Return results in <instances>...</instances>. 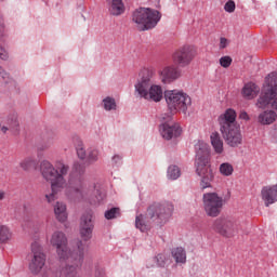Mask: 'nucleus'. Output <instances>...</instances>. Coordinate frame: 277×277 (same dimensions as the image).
Returning <instances> with one entry per match:
<instances>
[{
  "label": "nucleus",
  "instance_id": "obj_35",
  "mask_svg": "<svg viewBox=\"0 0 277 277\" xmlns=\"http://www.w3.org/2000/svg\"><path fill=\"white\" fill-rule=\"evenodd\" d=\"M153 261L157 263L158 267H163L166 266V263H168V258L166 256V254L160 253L156 258H154Z\"/></svg>",
  "mask_w": 277,
  "mask_h": 277
},
{
  "label": "nucleus",
  "instance_id": "obj_36",
  "mask_svg": "<svg viewBox=\"0 0 277 277\" xmlns=\"http://www.w3.org/2000/svg\"><path fill=\"white\" fill-rule=\"evenodd\" d=\"M135 226H136V228L140 229L141 233L146 232V224L144 223V215L141 214V215L136 216Z\"/></svg>",
  "mask_w": 277,
  "mask_h": 277
},
{
  "label": "nucleus",
  "instance_id": "obj_3",
  "mask_svg": "<svg viewBox=\"0 0 277 277\" xmlns=\"http://www.w3.org/2000/svg\"><path fill=\"white\" fill-rule=\"evenodd\" d=\"M220 131L228 146L235 148L242 142L241 130L237 124V113L228 108L219 117Z\"/></svg>",
  "mask_w": 277,
  "mask_h": 277
},
{
  "label": "nucleus",
  "instance_id": "obj_24",
  "mask_svg": "<svg viewBox=\"0 0 277 277\" xmlns=\"http://www.w3.org/2000/svg\"><path fill=\"white\" fill-rule=\"evenodd\" d=\"M54 215L58 222H66L68 220V212H66V205L57 201L54 205Z\"/></svg>",
  "mask_w": 277,
  "mask_h": 277
},
{
  "label": "nucleus",
  "instance_id": "obj_31",
  "mask_svg": "<svg viewBox=\"0 0 277 277\" xmlns=\"http://www.w3.org/2000/svg\"><path fill=\"white\" fill-rule=\"evenodd\" d=\"M181 176V169L177 166H170L168 169V179L176 181Z\"/></svg>",
  "mask_w": 277,
  "mask_h": 277
},
{
  "label": "nucleus",
  "instance_id": "obj_32",
  "mask_svg": "<svg viewBox=\"0 0 277 277\" xmlns=\"http://www.w3.org/2000/svg\"><path fill=\"white\" fill-rule=\"evenodd\" d=\"M98 157H101V153L98 151V149H90L87 155V162L96 163Z\"/></svg>",
  "mask_w": 277,
  "mask_h": 277
},
{
  "label": "nucleus",
  "instance_id": "obj_47",
  "mask_svg": "<svg viewBox=\"0 0 277 277\" xmlns=\"http://www.w3.org/2000/svg\"><path fill=\"white\" fill-rule=\"evenodd\" d=\"M5 199V192L0 190V200H4Z\"/></svg>",
  "mask_w": 277,
  "mask_h": 277
},
{
  "label": "nucleus",
  "instance_id": "obj_5",
  "mask_svg": "<svg viewBox=\"0 0 277 277\" xmlns=\"http://www.w3.org/2000/svg\"><path fill=\"white\" fill-rule=\"evenodd\" d=\"M164 100L170 114L161 115L160 120H172L174 114H179V111L187 114V110L192 107V97L183 90L164 91Z\"/></svg>",
  "mask_w": 277,
  "mask_h": 277
},
{
  "label": "nucleus",
  "instance_id": "obj_30",
  "mask_svg": "<svg viewBox=\"0 0 277 277\" xmlns=\"http://www.w3.org/2000/svg\"><path fill=\"white\" fill-rule=\"evenodd\" d=\"M201 176L200 187L201 189H207V187H211V182L213 181V173H205Z\"/></svg>",
  "mask_w": 277,
  "mask_h": 277
},
{
  "label": "nucleus",
  "instance_id": "obj_33",
  "mask_svg": "<svg viewBox=\"0 0 277 277\" xmlns=\"http://www.w3.org/2000/svg\"><path fill=\"white\" fill-rule=\"evenodd\" d=\"M103 103L104 109H106V111H111L116 109V100H114V97H106L103 100Z\"/></svg>",
  "mask_w": 277,
  "mask_h": 277
},
{
  "label": "nucleus",
  "instance_id": "obj_41",
  "mask_svg": "<svg viewBox=\"0 0 277 277\" xmlns=\"http://www.w3.org/2000/svg\"><path fill=\"white\" fill-rule=\"evenodd\" d=\"M0 77L3 79V81H5V83H8V79H10V74L0 67Z\"/></svg>",
  "mask_w": 277,
  "mask_h": 277
},
{
  "label": "nucleus",
  "instance_id": "obj_23",
  "mask_svg": "<svg viewBox=\"0 0 277 277\" xmlns=\"http://www.w3.org/2000/svg\"><path fill=\"white\" fill-rule=\"evenodd\" d=\"M277 114L274 110H264L258 116L260 124H274L276 122Z\"/></svg>",
  "mask_w": 277,
  "mask_h": 277
},
{
  "label": "nucleus",
  "instance_id": "obj_19",
  "mask_svg": "<svg viewBox=\"0 0 277 277\" xmlns=\"http://www.w3.org/2000/svg\"><path fill=\"white\" fill-rule=\"evenodd\" d=\"M159 77L162 83H172V81H176L181 77V71L174 66H167L159 71Z\"/></svg>",
  "mask_w": 277,
  "mask_h": 277
},
{
  "label": "nucleus",
  "instance_id": "obj_27",
  "mask_svg": "<svg viewBox=\"0 0 277 277\" xmlns=\"http://www.w3.org/2000/svg\"><path fill=\"white\" fill-rule=\"evenodd\" d=\"M36 166H38V162L34 157H26L19 162V168H22V170L25 172H29V170L36 169Z\"/></svg>",
  "mask_w": 277,
  "mask_h": 277
},
{
  "label": "nucleus",
  "instance_id": "obj_45",
  "mask_svg": "<svg viewBox=\"0 0 277 277\" xmlns=\"http://www.w3.org/2000/svg\"><path fill=\"white\" fill-rule=\"evenodd\" d=\"M82 168L83 167L81 166V163L79 162L74 163V169L76 170V172H81Z\"/></svg>",
  "mask_w": 277,
  "mask_h": 277
},
{
  "label": "nucleus",
  "instance_id": "obj_8",
  "mask_svg": "<svg viewBox=\"0 0 277 277\" xmlns=\"http://www.w3.org/2000/svg\"><path fill=\"white\" fill-rule=\"evenodd\" d=\"M212 230L225 239H233L239 235L241 222L233 216H221L213 221Z\"/></svg>",
  "mask_w": 277,
  "mask_h": 277
},
{
  "label": "nucleus",
  "instance_id": "obj_13",
  "mask_svg": "<svg viewBox=\"0 0 277 277\" xmlns=\"http://www.w3.org/2000/svg\"><path fill=\"white\" fill-rule=\"evenodd\" d=\"M203 209L209 217H217L224 209V197L219 196L217 193H206L202 197Z\"/></svg>",
  "mask_w": 277,
  "mask_h": 277
},
{
  "label": "nucleus",
  "instance_id": "obj_15",
  "mask_svg": "<svg viewBox=\"0 0 277 277\" xmlns=\"http://www.w3.org/2000/svg\"><path fill=\"white\" fill-rule=\"evenodd\" d=\"M50 243L56 249L58 259H68V254L72 252V247L68 248V238L63 232H54L50 237Z\"/></svg>",
  "mask_w": 277,
  "mask_h": 277
},
{
  "label": "nucleus",
  "instance_id": "obj_38",
  "mask_svg": "<svg viewBox=\"0 0 277 277\" xmlns=\"http://www.w3.org/2000/svg\"><path fill=\"white\" fill-rule=\"evenodd\" d=\"M235 8H236V4H235V1L233 0L227 1L224 5L225 12H228L229 14H233V12H235Z\"/></svg>",
  "mask_w": 277,
  "mask_h": 277
},
{
  "label": "nucleus",
  "instance_id": "obj_26",
  "mask_svg": "<svg viewBox=\"0 0 277 277\" xmlns=\"http://www.w3.org/2000/svg\"><path fill=\"white\" fill-rule=\"evenodd\" d=\"M171 254L175 261V263H186L187 261V253L185 249L182 247H177L171 251Z\"/></svg>",
  "mask_w": 277,
  "mask_h": 277
},
{
  "label": "nucleus",
  "instance_id": "obj_44",
  "mask_svg": "<svg viewBox=\"0 0 277 277\" xmlns=\"http://www.w3.org/2000/svg\"><path fill=\"white\" fill-rule=\"evenodd\" d=\"M239 118L240 120H250V116H248V113L246 110L240 111Z\"/></svg>",
  "mask_w": 277,
  "mask_h": 277
},
{
  "label": "nucleus",
  "instance_id": "obj_34",
  "mask_svg": "<svg viewBox=\"0 0 277 277\" xmlns=\"http://www.w3.org/2000/svg\"><path fill=\"white\" fill-rule=\"evenodd\" d=\"M106 220H115V217H120V208H111L105 212Z\"/></svg>",
  "mask_w": 277,
  "mask_h": 277
},
{
  "label": "nucleus",
  "instance_id": "obj_1",
  "mask_svg": "<svg viewBox=\"0 0 277 277\" xmlns=\"http://www.w3.org/2000/svg\"><path fill=\"white\" fill-rule=\"evenodd\" d=\"M42 179L51 183V193L44 195L49 205L57 200V194L66 187V174H68L69 167L62 161L56 162L55 167L51 161L43 160L39 167Z\"/></svg>",
  "mask_w": 277,
  "mask_h": 277
},
{
  "label": "nucleus",
  "instance_id": "obj_18",
  "mask_svg": "<svg viewBox=\"0 0 277 277\" xmlns=\"http://www.w3.org/2000/svg\"><path fill=\"white\" fill-rule=\"evenodd\" d=\"M261 198L265 207H269L277 202V184L264 186L261 190Z\"/></svg>",
  "mask_w": 277,
  "mask_h": 277
},
{
  "label": "nucleus",
  "instance_id": "obj_39",
  "mask_svg": "<svg viewBox=\"0 0 277 277\" xmlns=\"http://www.w3.org/2000/svg\"><path fill=\"white\" fill-rule=\"evenodd\" d=\"M77 155L79 157V159H85L87 155H85V148H83V146L79 145L77 148Z\"/></svg>",
  "mask_w": 277,
  "mask_h": 277
},
{
  "label": "nucleus",
  "instance_id": "obj_22",
  "mask_svg": "<svg viewBox=\"0 0 277 277\" xmlns=\"http://www.w3.org/2000/svg\"><path fill=\"white\" fill-rule=\"evenodd\" d=\"M106 3L111 16H120L124 14V2H122V0H106Z\"/></svg>",
  "mask_w": 277,
  "mask_h": 277
},
{
  "label": "nucleus",
  "instance_id": "obj_28",
  "mask_svg": "<svg viewBox=\"0 0 277 277\" xmlns=\"http://www.w3.org/2000/svg\"><path fill=\"white\" fill-rule=\"evenodd\" d=\"M12 241V229L8 225H0V243Z\"/></svg>",
  "mask_w": 277,
  "mask_h": 277
},
{
  "label": "nucleus",
  "instance_id": "obj_12",
  "mask_svg": "<svg viewBox=\"0 0 277 277\" xmlns=\"http://www.w3.org/2000/svg\"><path fill=\"white\" fill-rule=\"evenodd\" d=\"M27 261L30 274L38 275L39 272H42V267L47 263V255L38 242L31 245V251L27 255Z\"/></svg>",
  "mask_w": 277,
  "mask_h": 277
},
{
  "label": "nucleus",
  "instance_id": "obj_46",
  "mask_svg": "<svg viewBox=\"0 0 277 277\" xmlns=\"http://www.w3.org/2000/svg\"><path fill=\"white\" fill-rule=\"evenodd\" d=\"M113 161L114 163H120V161H122V157H120L119 155H116L113 157Z\"/></svg>",
  "mask_w": 277,
  "mask_h": 277
},
{
  "label": "nucleus",
  "instance_id": "obj_16",
  "mask_svg": "<svg viewBox=\"0 0 277 277\" xmlns=\"http://www.w3.org/2000/svg\"><path fill=\"white\" fill-rule=\"evenodd\" d=\"M94 223L92 222V212H85L80 219V237L83 241L92 239Z\"/></svg>",
  "mask_w": 277,
  "mask_h": 277
},
{
  "label": "nucleus",
  "instance_id": "obj_20",
  "mask_svg": "<svg viewBox=\"0 0 277 277\" xmlns=\"http://www.w3.org/2000/svg\"><path fill=\"white\" fill-rule=\"evenodd\" d=\"M0 129L2 133H8V131H18V115L16 113L9 115L4 119V123L3 121L0 122Z\"/></svg>",
  "mask_w": 277,
  "mask_h": 277
},
{
  "label": "nucleus",
  "instance_id": "obj_10",
  "mask_svg": "<svg viewBox=\"0 0 277 277\" xmlns=\"http://www.w3.org/2000/svg\"><path fill=\"white\" fill-rule=\"evenodd\" d=\"M211 150L209 148V144L199 142L196 145V173L198 176H202V174H211L213 170H211Z\"/></svg>",
  "mask_w": 277,
  "mask_h": 277
},
{
  "label": "nucleus",
  "instance_id": "obj_14",
  "mask_svg": "<svg viewBox=\"0 0 277 277\" xmlns=\"http://www.w3.org/2000/svg\"><path fill=\"white\" fill-rule=\"evenodd\" d=\"M198 51L194 45H183L173 53V62L180 68H186L196 60Z\"/></svg>",
  "mask_w": 277,
  "mask_h": 277
},
{
  "label": "nucleus",
  "instance_id": "obj_11",
  "mask_svg": "<svg viewBox=\"0 0 277 277\" xmlns=\"http://www.w3.org/2000/svg\"><path fill=\"white\" fill-rule=\"evenodd\" d=\"M174 211L172 203H154L147 209V220L156 222V224H164Z\"/></svg>",
  "mask_w": 277,
  "mask_h": 277
},
{
  "label": "nucleus",
  "instance_id": "obj_7",
  "mask_svg": "<svg viewBox=\"0 0 277 277\" xmlns=\"http://www.w3.org/2000/svg\"><path fill=\"white\" fill-rule=\"evenodd\" d=\"M266 85L263 87L260 96L255 103L259 109H276L277 111V72L273 71L266 77Z\"/></svg>",
  "mask_w": 277,
  "mask_h": 277
},
{
  "label": "nucleus",
  "instance_id": "obj_2",
  "mask_svg": "<svg viewBox=\"0 0 277 277\" xmlns=\"http://www.w3.org/2000/svg\"><path fill=\"white\" fill-rule=\"evenodd\" d=\"M135 90L141 98L145 101L161 103L163 100V88L159 84H155V71L151 69H143L140 71Z\"/></svg>",
  "mask_w": 277,
  "mask_h": 277
},
{
  "label": "nucleus",
  "instance_id": "obj_21",
  "mask_svg": "<svg viewBox=\"0 0 277 277\" xmlns=\"http://www.w3.org/2000/svg\"><path fill=\"white\" fill-rule=\"evenodd\" d=\"M259 92H261V89L254 82L246 83L241 90V94L247 101L256 98V96H259Z\"/></svg>",
  "mask_w": 277,
  "mask_h": 277
},
{
  "label": "nucleus",
  "instance_id": "obj_25",
  "mask_svg": "<svg viewBox=\"0 0 277 277\" xmlns=\"http://www.w3.org/2000/svg\"><path fill=\"white\" fill-rule=\"evenodd\" d=\"M210 140H211V144L214 148V151L217 155H222L224 153V141H222L220 133L213 132L210 136Z\"/></svg>",
  "mask_w": 277,
  "mask_h": 277
},
{
  "label": "nucleus",
  "instance_id": "obj_17",
  "mask_svg": "<svg viewBox=\"0 0 277 277\" xmlns=\"http://www.w3.org/2000/svg\"><path fill=\"white\" fill-rule=\"evenodd\" d=\"M160 120L164 122L160 126V133L164 140H172L174 137L181 136L183 130L181 129V126L179 123H172L170 122V119Z\"/></svg>",
  "mask_w": 277,
  "mask_h": 277
},
{
  "label": "nucleus",
  "instance_id": "obj_9",
  "mask_svg": "<svg viewBox=\"0 0 277 277\" xmlns=\"http://www.w3.org/2000/svg\"><path fill=\"white\" fill-rule=\"evenodd\" d=\"M132 21L138 25L141 31L155 29L159 21H161V13L157 10L140 8L134 11Z\"/></svg>",
  "mask_w": 277,
  "mask_h": 277
},
{
  "label": "nucleus",
  "instance_id": "obj_4",
  "mask_svg": "<svg viewBox=\"0 0 277 277\" xmlns=\"http://www.w3.org/2000/svg\"><path fill=\"white\" fill-rule=\"evenodd\" d=\"M87 250L88 247L83 243V240H76L72 245V252L65 259H58L60 261H67L66 264L61 267V276L79 277Z\"/></svg>",
  "mask_w": 277,
  "mask_h": 277
},
{
  "label": "nucleus",
  "instance_id": "obj_6",
  "mask_svg": "<svg viewBox=\"0 0 277 277\" xmlns=\"http://www.w3.org/2000/svg\"><path fill=\"white\" fill-rule=\"evenodd\" d=\"M66 194L69 200H81L83 198H92L93 202H102L103 194L101 189L96 187L95 183H89L84 180L76 181L74 186H69L66 189Z\"/></svg>",
  "mask_w": 277,
  "mask_h": 277
},
{
  "label": "nucleus",
  "instance_id": "obj_43",
  "mask_svg": "<svg viewBox=\"0 0 277 277\" xmlns=\"http://www.w3.org/2000/svg\"><path fill=\"white\" fill-rule=\"evenodd\" d=\"M94 277H105V269L96 268L94 273Z\"/></svg>",
  "mask_w": 277,
  "mask_h": 277
},
{
  "label": "nucleus",
  "instance_id": "obj_42",
  "mask_svg": "<svg viewBox=\"0 0 277 277\" xmlns=\"http://www.w3.org/2000/svg\"><path fill=\"white\" fill-rule=\"evenodd\" d=\"M0 60H8V52L3 47L0 45Z\"/></svg>",
  "mask_w": 277,
  "mask_h": 277
},
{
  "label": "nucleus",
  "instance_id": "obj_29",
  "mask_svg": "<svg viewBox=\"0 0 277 277\" xmlns=\"http://www.w3.org/2000/svg\"><path fill=\"white\" fill-rule=\"evenodd\" d=\"M219 172L222 176H233L235 168L229 162H223L220 164Z\"/></svg>",
  "mask_w": 277,
  "mask_h": 277
},
{
  "label": "nucleus",
  "instance_id": "obj_40",
  "mask_svg": "<svg viewBox=\"0 0 277 277\" xmlns=\"http://www.w3.org/2000/svg\"><path fill=\"white\" fill-rule=\"evenodd\" d=\"M228 47V39L221 37L220 38V44L219 48L220 49H226Z\"/></svg>",
  "mask_w": 277,
  "mask_h": 277
},
{
  "label": "nucleus",
  "instance_id": "obj_37",
  "mask_svg": "<svg viewBox=\"0 0 277 277\" xmlns=\"http://www.w3.org/2000/svg\"><path fill=\"white\" fill-rule=\"evenodd\" d=\"M232 64L233 58H230V56H222L220 58V65L222 66V68H229Z\"/></svg>",
  "mask_w": 277,
  "mask_h": 277
}]
</instances>
